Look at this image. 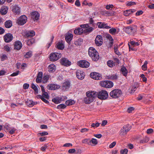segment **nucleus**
<instances>
[{"label":"nucleus","instance_id":"nucleus-1","mask_svg":"<svg viewBox=\"0 0 154 154\" xmlns=\"http://www.w3.org/2000/svg\"><path fill=\"white\" fill-rule=\"evenodd\" d=\"M97 93L94 91H89L86 93V97L84 99V101L86 104H89L93 102L96 97Z\"/></svg>","mask_w":154,"mask_h":154},{"label":"nucleus","instance_id":"nucleus-2","mask_svg":"<svg viewBox=\"0 0 154 154\" xmlns=\"http://www.w3.org/2000/svg\"><path fill=\"white\" fill-rule=\"evenodd\" d=\"M131 128V126L129 124H126L124 125L119 131V135L122 137L127 134Z\"/></svg>","mask_w":154,"mask_h":154},{"label":"nucleus","instance_id":"nucleus-3","mask_svg":"<svg viewBox=\"0 0 154 154\" xmlns=\"http://www.w3.org/2000/svg\"><path fill=\"white\" fill-rule=\"evenodd\" d=\"M122 94V92L121 90L115 89L111 91L109 95L112 98H116L119 97Z\"/></svg>","mask_w":154,"mask_h":154},{"label":"nucleus","instance_id":"nucleus-4","mask_svg":"<svg viewBox=\"0 0 154 154\" xmlns=\"http://www.w3.org/2000/svg\"><path fill=\"white\" fill-rule=\"evenodd\" d=\"M61 57V54L60 53H51L50 54V59L51 61H55L58 60Z\"/></svg>","mask_w":154,"mask_h":154},{"label":"nucleus","instance_id":"nucleus-5","mask_svg":"<svg viewBox=\"0 0 154 154\" xmlns=\"http://www.w3.org/2000/svg\"><path fill=\"white\" fill-rule=\"evenodd\" d=\"M38 98L41 99L42 101L46 103H48L49 102L47 100L45 99H49V97L48 93L46 92H44L42 93V95H38L37 96Z\"/></svg>","mask_w":154,"mask_h":154},{"label":"nucleus","instance_id":"nucleus-6","mask_svg":"<svg viewBox=\"0 0 154 154\" xmlns=\"http://www.w3.org/2000/svg\"><path fill=\"white\" fill-rule=\"evenodd\" d=\"M100 84L102 87L107 88H110L113 86L112 82L107 80L100 82Z\"/></svg>","mask_w":154,"mask_h":154},{"label":"nucleus","instance_id":"nucleus-7","mask_svg":"<svg viewBox=\"0 0 154 154\" xmlns=\"http://www.w3.org/2000/svg\"><path fill=\"white\" fill-rule=\"evenodd\" d=\"M27 18L25 15L21 16L17 19V23L20 26L23 25L27 22Z\"/></svg>","mask_w":154,"mask_h":154},{"label":"nucleus","instance_id":"nucleus-8","mask_svg":"<svg viewBox=\"0 0 154 154\" xmlns=\"http://www.w3.org/2000/svg\"><path fill=\"white\" fill-rule=\"evenodd\" d=\"M108 93L107 91L105 90H102L97 93V97L98 98L102 100H105L108 97Z\"/></svg>","mask_w":154,"mask_h":154},{"label":"nucleus","instance_id":"nucleus-9","mask_svg":"<svg viewBox=\"0 0 154 154\" xmlns=\"http://www.w3.org/2000/svg\"><path fill=\"white\" fill-rule=\"evenodd\" d=\"M77 64L80 67L83 68H87L90 66V63L85 60H81L78 62Z\"/></svg>","mask_w":154,"mask_h":154},{"label":"nucleus","instance_id":"nucleus-10","mask_svg":"<svg viewBox=\"0 0 154 154\" xmlns=\"http://www.w3.org/2000/svg\"><path fill=\"white\" fill-rule=\"evenodd\" d=\"M76 75L79 79L82 80L84 78L85 74L83 71L77 70L76 72Z\"/></svg>","mask_w":154,"mask_h":154},{"label":"nucleus","instance_id":"nucleus-11","mask_svg":"<svg viewBox=\"0 0 154 154\" xmlns=\"http://www.w3.org/2000/svg\"><path fill=\"white\" fill-rule=\"evenodd\" d=\"M95 42L97 46H100L103 43V40L102 36L101 35H97L95 38Z\"/></svg>","mask_w":154,"mask_h":154},{"label":"nucleus","instance_id":"nucleus-12","mask_svg":"<svg viewBox=\"0 0 154 154\" xmlns=\"http://www.w3.org/2000/svg\"><path fill=\"white\" fill-rule=\"evenodd\" d=\"M13 39V35L10 33H8L4 36V40L5 42H9L11 41Z\"/></svg>","mask_w":154,"mask_h":154},{"label":"nucleus","instance_id":"nucleus-13","mask_svg":"<svg viewBox=\"0 0 154 154\" xmlns=\"http://www.w3.org/2000/svg\"><path fill=\"white\" fill-rule=\"evenodd\" d=\"M90 75L91 78L95 80H100L102 78L100 74L96 72H91Z\"/></svg>","mask_w":154,"mask_h":154},{"label":"nucleus","instance_id":"nucleus-14","mask_svg":"<svg viewBox=\"0 0 154 154\" xmlns=\"http://www.w3.org/2000/svg\"><path fill=\"white\" fill-rule=\"evenodd\" d=\"M101 14L105 16H111L115 15V13L113 10H102Z\"/></svg>","mask_w":154,"mask_h":154},{"label":"nucleus","instance_id":"nucleus-15","mask_svg":"<svg viewBox=\"0 0 154 154\" xmlns=\"http://www.w3.org/2000/svg\"><path fill=\"white\" fill-rule=\"evenodd\" d=\"M31 18L34 21L38 20L40 17L39 13L37 11H35L31 13Z\"/></svg>","mask_w":154,"mask_h":154},{"label":"nucleus","instance_id":"nucleus-16","mask_svg":"<svg viewBox=\"0 0 154 154\" xmlns=\"http://www.w3.org/2000/svg\"><path fill=\"white\" fill-rule=\"evenodd\" d=\"M22 46V43L20 41L17 40L14 42V49L19 50L21 48Z\"/></svg>","mask_w":154,"mask_h":154},{"label":"nucleus","instance_id":"nucleus-17","mask_svg":"<svg viewBox=\"0 0 154 154\" xmlns=\"http://www.w3.org/2000/svg\"><path fill=\"white\" fill-rule=\"evenodd\" d=\"M60 63L63 66H69L71 65V62L66 58H62L60 60Z\"/></svg>","mask_w":154,"mask_h":154},{"label":"nucleus","instance_id":"nucleus-18","mask_svg":"<svg viewBox=\"0 0 154 154\" xmlns=\"http://www.w3.org/2000/svg\"><path fill=\"white\" fill-rule=\"evenodd\" d=\"M125 31L128 34H131L134 33L136 31V30L133 27L128 26L125 27L124 28Z\"/></svg>","mask_w":154,"mask_h":154},{"label":"nucleus","instance_id":"nucleus-19","mask_svg":"<svg viewBox=\"0 0 154 154\" xmlns=\"http://www.w3.org/2000/svg\"><path fill=\"white\" fill-rule=\"evenodd\" d=\"M60 86L55 84H51L48 85V89L50 90H53L60 88Z\"/></svg>","mask_w":154,"mask_h":154},{"label":"nucleus","instance_id":"nucleus-20","mask_svg":"<svg viewBox=\"0 0 154 154\" xmlns=\"http://www.w3.org/2000/svg\"><path fill=\"white\" fill-rule=\"evenodd\" d=\"M73 35L70 33H67L65 35V40L69 44H70L73 38Z\"/></svg>","mask_w":154,"mask_h":154},{"label":"nucleus","instance_id":"nucleus-21","mask_svg":"<svg viewBox=\"0 0 154 154\" xmlns=\"http://www.w3.org/2000/svg\"><path fill=\"white\" fill-rule=\"evenodd\" d=\"M98 27L100 28H105L106 29H109L111 27L107 25V24L104 23H102L101 22H98L97 23Z\"/></svg>","mask_w":154,"mask_h":154},{"label":"nucleus","instance_id":"nucleus-22","mask_svg":"<svg viewBox=\"0 0 154 154\" xmlns=\"http://www.w3.org/2000/svg\"><path fill=\"white\" fill-rule=\"evenodd\" d=\"M70 82L68 81L65 82L63 84L62 89L63 90H66L70 87Z\"/></svg>","mask_w":154,"mask_h":154},{"label":"nucleus","instance_id":"nucleus-23","mask_svg":"<svg viewBox=\"0 0 154 154\" xmlns=\"http://www.w3.org/2000/svg\"><path fill=\"white\" fill-rule=\"evenodd\" d=\"M56 69V66L54 64H51L48 67V71L51 73L54 72L55 71Z\"/></svg>","mask_w":154,"mask_h":154},{"label":"nucleus","instance_id":"nucleus-24","mask_svg":"<svg viewBox=\"0 0 154 154\" xmlns=\"http://www.w3.org/2000/svg\"><path fill=\"white\" fill-rule=\"evenodd\" d=\"M92 55L90 56L94 61H97L99 58V54L98 52H96V53L92 54Z\"/></svg>","mask_w":154,"mask_h":154},{"label":"nucleus","instance_id":"nucleus-25","mask_svg":"<svg viewBox=\"0 0 154 154\" xmlns=\"http://www.w3.org/2000/svg\"><path fill=\"white\" fill-rule=\"evenodd\" d=\"M35 33L33 30L27 31L26 32V35L27 37H32L35 35Z\"/></svg>","mask_w":154,"mask_h":154},{"label":"nucleus","instance_id":"nucleus-26","mask_svg":"<svg viewBox=\"0 0 154 154\" xmlns=\"http://www.w3.org/2000/svg\"><path fill=\"white\" fill-rule=\"evenodd\" d=\"M138 86L137 84H134L131 87V88L129 89V91L130 93H134L136 90Z\"/></svg>","mask_w":154,"mask_h":154},{"label":"nucleus","instance_id":"nucleus-27","mask_svg":"<svg viewBox=\"0 0 154 154\" xmlns=\"http://www.w3.org/2000/svg\"><path fill=\"white\" fill-rule=\"evenodd\" d=\"M97 52L96 50L93 47H90L88 49V54L89 56H92V54Z\"/></svg>","mask_w":154,"mask_h":154},{"label":"nucleus","instance_id":"nucleus-28","mask_svg":"<svg viewBox=\"0 0 154 154\" xmlns=\"http://www.w3.org/2000/svg\"><path fill=\"white\" fill-rule=\"evenodd\" d=\"M37 103V102H33L31 100H27L26 102V104L27 106L29 107L33 106L34 105Z\"/></svg>","mask_w":154,"mask_h":154},{"label":"nucleus","instance_id":"nucleus-29","mask_svg":"<svg viewBox=\"0 0 154 154\" xmlns=\"http://www.w3.org/2000/svg\"><path fill=\"white\" fill-rule=\"evenodd\" d=\"M83 29L81 28L75 29L74 31V33L77 35H81L83 32Z\"/></svg>","mask_w":154,"mask_h":154},{"label":"nucleus","instance_id":"nucleus-30","mask_svg":"<svg viewBox=\"0 0 154 154\" xmlns=\"http://www.w3.org/2000/svg\"><path fill=\"white\" fill-rule=\"evenodd\" d=\"M107 37L108 39H109V42L108 45V47L111 48L112 46L113 45V39L112 38L111 36L109 35L107 36Z\"/></svg>","mask_w":154,"mask_h":154},{"label":"nucleus","instance_id":"nucleus-31","mask_svg":"<svg viewBox=\"0 0 154 154\" xmlns=\"http://www.w3.org/2000/svg\"><path fill=\"white\" fill-rule=\"evenodd\" d=\"M12 25V21L10 20L6 21L5 23V26L6 28H10L11 27Z\"/></svg>","mask_w":154,"mask_h":154},{"label":"nucleus","instance_id":"nucleus-32","mask_svg":"<svg viewBox=\"0 0 154 154\" xmlns=\"http://www.w3.org/2000/svg\"><path fill=\"white\" fill-rule=\"evenodd\" d=\"M107 79L112 80H115L117 79L118 76L115 74L109 75L107 76Z\"/></svg>","mask_w":154,"mask_h":154},{"label":"nucleus","instance_id":"nucleus-33","mask_svg":"<svg viewBox=\"0 0 154 154\" xmlns=\"http://www.w3.org/2000/svg\"><path fill=\"white\" fill-rule=\"evenodd\" d=\"M58 49L63 50L64 48V45L63 44L60 42H59L57 43L56 46Z\"/></svg>","mask_w":154,"mask_h":154},{"label":"nucleus","instance_id":"nucleus-34","mask_svg":"<svg viewBox=\"0 0 154 154\" xmlns=\"http://www.w3.org/2000/svg\"><path fill=\"white\" fill-rule=\"evenodd\" d=\"M94 29V28L93 27L89 26V27L87 28L86 29H85L84 30V32L85 33H89L92 32Z\"/></svg>","mask_w":154,"mask_h":154},{"label":"nucleus","instance_id":"nucleus-35","mask_svg":"<svg viewBox=\"0 0 154 154\" xmlns=\"http://www.w3.org/2000/svg\"><path fill=\"white\" fill-rule=\"evenodd\" d=\"M134 10H125L123 11L124 15L127 16L134 12Z\"/></svg>","mask_w":154,"mask_h":154},{"label":"nucleus","instance_id":"nucleus-36","mask_svg":"<svg viewBox=\"0 0 154 154\" xmlns=\"http://www.w3.org/2000/svg\"><path fill=\"white\" fill-rule=\"evenodd\" d=\"M121 71L122 74L124 76H126L128 73V71L125 67H123L121 68Z\"/></svg>","mask_w":154,"mask_h":154},{"label":"nucleus","instance_id":"nucleus-37","mask_svg":"<svg viewBox=\"0 0 154 154\" xmlns=\"http://www.w3.org/2000/svg\"><path fill=\"white\" fill-rule=\"evenodd\" d=\"M31 87L34 91V93L35 94L38 93V90L37 87L33 83L31 85Z\"/></svg>","mask_w":154,"mask_h":154},{"label":"nucleus","instance_id":"nucleus-38","mask_svg":"<svg viewBox=\"0 0 154 154\" xmlns=\"http://www.w3.org/2000/svg\"><path fill=\"white\" fill-rule=\"evenodd\" d=\"M75 103L74 101L72 100H68L66 101L65 103L67 106H70L74 104Z\"/></svg>","mask_w":154,"mask_h":154},{"label":"nucleus","instance_id":"nucleus-39","mask_svg":"<svg viewBox=\"0 0 154 154\" xmlns=\"http://www.w3.org/2000/svg\"><path fill=\"white\" fill-rule=\"evenodd\" d=\"M59 99V97H56L52 99V101L56 104H58L60 103Z\"/></svg>","mask_w":154,"mask_h":154},{"label":"nucleus","instance_id":"nucleus-40","mask_svg":"<svg viewBox=\"0 0 154 154\" xmlns=\"http://www.w3.org/2000/svg\"><path fill=\"white\" fill-rule=\"evenodd\" d=\"M32 56V52L31 51H29L26 53L24 57L26 58H28Z\"/></svg>","mask_w":154,"mask_h":154},{"label":"nucleus","instance_id":"nucleus-41","mask_svg":"<svg viewBox=\"0 0 154 154\" xmlns=\"http://www.w3.org/2000/svg\"><path fill=\"white\" fill-rule=\"evenodd\" d=\"M82 142L83 143H86L88 145H91L90 140L89 138H87L83 140Z\"/></svg>","mask_w":154,"mask_h":154},{"label":"nucleus","instance_id":"nucleus-42","mask_svg":"<svg viewBox=\"0 0 154 154\" xmlns=\"http://www.w3.org/2000/svg\"><path fill=\"white\" fill-rule=\"evenodd\" d=\"M117 30L115 28H112L110 29L109 30V32L112 35H115L116 32Z\"/></svg>","mask_w":154,"mask_h":154},{"label":"nucleus","instance_id":"nucleus-43","mask_svg":"<svg viewBox=\"0 0 154 154\" xmlns=\"http://www.w3.org/2000/svg\"><path fill=\"white\" fill-rule=\"evenodd\" d=\"M149 138L147 137H145L143 140H140V143H144L147 142L149 140Z\"/></svg>","mask_w":154,"mask_h":154},{"label":"nucleus","instance_id":"nucleus-44","mask_svg":"<svg viewBox=\"0 0 154 154\" xmlns=\"http://www.w3.org/2000/svg\"><path fill=\"white\" fill-rule=\"evenodd\" d=\"M35 42V40L33 38H31L29 39L27 42V45H30Z\"/></svg>","mask_w":154,"mask_h":154},{"label":"nucleus","instance_id":"nucleus-45","mask_svg":"<svg viewBox=\"0 0 154 154\" xmlns=\"http://www.w3.org/2000/svg\"><path fill=\"white\" fill-rule=\"evenodd\" d=\"M107 64L108 66L110 67H113L115 65L114 63H113V61L110 60L108 61L107 62Z\"/></svg>","mask_w":154,"mask_h":154},{"label":"nucleus","instance_id":"nucleus-46","mask_svg":"<svg viewBox=\"0 0 154 154\" xmlns=\"http://www.w3.org/2000/svg\"><path fill=\"white\" fill-rule=\"evenodd\" d=\"M66 105L63 104H61L58 105L57 107L58 109H63L66 107Z\"/></svg>","mask_w":154,"mask_h":154},{"label":"nucleus","instance_id":"nucleus-47","mask_svg":"<svg viewBox=\"0 0 154 154\" xmlns=\"http://www.w3.org/2000/svg\"><path fill=\"white\" fill-rule=\"evenodd\" d=\"M49 78L48 75H45L43 78V81L44 83L47 82Z\"/></svg>","mask_w":154,"mask_h":154},{"label":"nucleus","instance_id":"nucleus-48","mask_svg":"<svg viewBox=\"0 0 154 154\" xmlns=\"http://www.w3.org/2000/svg\"><path fill=\"white\" fill-rule=\"evenodd\" d=\"M16 130V129L14 128H12L9 129L8 131H9V133L11 134H13L14 133L15 131Z\"/></svg>","mask_w":154,"mask_h":154},{"label":"nucleus","instance_id":"nucleus-49","mask_svg":"<svg viewBox=\"0 0 154 154\" xmlns=\"http://www.w3.org/2000/svg\"><path fill=\"white\" fill-rule=\"evenodd\" d=\"M48 134V133L47 131H43L42 132H40L38 133V136H44L45 135H47Z\"/></svg>","mask_w":154,"mask_h":154},{"label":"nucleus","instance_id":"nucleus-50","mask_svg":"<svg viewBox=\"0 0 154 154\" xmlns=\"http://www.w3.org/2000/svg\"><path fill=\"white\" fill-rule=\"evenodd\" d=\"M136 4V2H126V5L127 6H131Z\"/></svg>","mask_w":154,"mask_h":154},{"label":"nucleus","instance_id":"nucleus-51","mask_svg":"<svg viewBox=\"0 0 154 154\" xmlns=\"http://www.w3.org/2000/svg\"><path fill=\"white\" fill-rule=\"evenodd\" d=\"M91 145V143L94 145H96L98 143L97 140L94 138H92L91 140H90Z\"/></svg>","mask_w":154,"mask_h":154},{"label":"nucleus","instance_id":"nucleus-52","mask_svg":"<svg viewBox=\"0 0 154 154\" xmlns=\"http://www.w3.org/2000/svg\"><path fill=\"white\" fill-rule=\"evenodd\" d=\"M89 24L92 25V26H94L95 25V23H94V20H93L92 18H89Z\"/></svg>","mask_w":154,"mask_h":154},{"label":"nucleus","instance_id":"nucleus-53","mask_svg":"<svg viewBox=\"0 0 154 154\" xmlns=\"http://www.w3.org/2000/svg\"><path fill=\"white\" fill-rule=\"evenodd\" d=\"M11 8L12 9V10H20V8L17 5H13L11 7Z\"/></svg>","mask_w":154,"mask_h":154},{"label":"nucleus","instance_id":"nucleus-54","mask_svg":"<svg viewBox=\"0 0 154 154\" xmlns=\"http://www.w3.org/2000/svg\"><path fill=\"white\" fill-rule=\"evenodd\" d=\"M114 50L115 53L117 55H120V53L118 51V48L117 47L115 46L114 47Z\"/></svg>","mask_w":154,"mask_h":154},{"label":"nucleus","instance_id":"nucleus-55","mask_svg":"<svg viewBox=\"0 0 154 154\" xmlns=\"http://www.w3.org/2000/svg\"><path fill=\"white\" fill-rule=\"evenodd\" d=\"M80 26L81 27V28H87L88 27H89V24L87 23L85 24L81 25Z\"/></svg>","mask_w":154,"mask_h":154},{"label":"nucleus","instance_id":"nucleus-56","mask_svg":"<svg viewBox=\"0 0 154 154\" xmlns=\"http://www.w3.org/2000/svg\"><path fill=\"white\" fill-rule=\"evenodd\" d=\"M128 151L126 149H122L121 151V153L122 154H127Z\"/></svg>","mask_w":154,"mask_h":154},{"label":"nucleus","instance_id":"nucleus-57","mask_svg":"<svg viewBox=\"0 0 154 154\" xmlns=\"http://www.w3.org/2000/svg\"><path fill=\"white\" fill-rule=\"evenodd\" d=\"M20 71L19 70L15 72H13V73L11 74L10 75L11 76L13 77L19 74Z\"/></svg>","mask_w":154,"mask_h":154},{"label":"nucleus","instance_id":"nucleus-58","mask_svg":"<svg viewBox=\"0 0 154 154\" xmlns=\"http://www.w3.org/2000/svg\"><path fill=\"white\" fill-rule=\"evenodd\" d=\"M116 142L115 141H114L111 143L109 145V147L110 148H112L115 145H116Z\"/></svg>","mask_w":154,"mask_h":154},{"label":"nucleus","instance_id":"nucleus-59","mask_svg":"<svg viewBox=\"0 0 154 154\" xmlns=\"http://www.w3.org/2000/svg\"><path fill=\"white\" fill-rule=\"evenodd\" d=\"M143 12L142 10H139L135 14L137 16H139L143 13Z\"/></svg>","mask_w":154,"mask_h":154},{"label":"nucleus","instance_id":"nucleus-60","mask_svg":"<svg viewBox=\"0 0 154 154\" xmlns=\"http://www.w3.org/2000/svg\"><path fill=\"white\" fill-rule=\"evenodd\" d=\"M47 137H39V140L41 142H43L45 141L47 139Z\"/></svg>","mask_w":154,"mask_h":154},{"label":"nucleus","instance_id":"nucleus-61","mask_svg":"<svg viewBox=\"0 0 154 154\" xmlns=\"http://www.w3.org/2000/svg\"><path fill=\"white\" fill-rule=\"evenodd\" d=\"M42 75H43L42 72H40L38 73L37 77L39 78L42 79Z\"/></svg>","mask_w":154,"mask_h":154},{"label":"nucleus","instance_id":"nucleus-62","mask_svg":"<svg viewBox=\"0 0 154 154\" xmlns=\"http://www.w3.org/2000/svg\"><path fill=\"white\" fill-rule=\"evenodd\" d=\"M29 87V85L27 83H25L23 85V88L24 89H27Z\"/></svg>","mask_w":154,"mask_h":154},{"label":"nucleus","instance_id":"nucleus-63","mask_svg":"<svg viewBox=\"0 0 154 154\" xmlns=\"http://www.w3.org/2000/svg\"><path fill=\"white\" fill-rule=\"evenodd\" d=\"M7 56L5 54L3 55L1 57V60L3 61L7 59Z\"/></svg>","mask_w":154,"mask_h":154},{"label":"nucleus","instance_id":"nucleus-64","mask_svg":"<svg viewBox=\"0 0 154 154\" xmlns=\"http://www.w3.org/2000/svg\"><path fill=\"white\" fill-rule=\"evenodd\" d=\"M4 48L5 50L7 52H8L10 51V48L8 45H6L4 46Z\"/></svg>","mask_w":154,"mask_h":154}]
</instances>
